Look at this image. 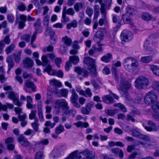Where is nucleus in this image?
<instances>
[{
  "instance_id": "20e7f679",
  "label": "nucleus",
  "mask_w": 159,
  "mask_h": 159,
  "mask_svg": "<svg viewBox=\"0 0 159 159\" xmlns=\"http://www.w3.org/2000/svg\"><path fill=\"white\" fill-rule=\"evenodd\" d=\"M135 11V10L133 8L128 7L126 8V12L122 14V20L124 24H131L132 20L129 17V16L133 15Z\"/></svg>"
},
{
  "instance_id": "052dcab7",
  "label": "nucleus",
  "mask_w": 159,
  "mask_h": 159,
  "mask_svg": "<svg viewBox=\"0 0 159 159\" xmlns=\"http://www.w3.org/2000/svg\"><path fill=\"white\" fill-rule=\"evenodd\" d=\"M39 125V124L37 122H34L32 124V127L36 131H38Z\"/></svg>"
},
{
  "instance_id": "c03bdc74",
  "label": "nucleus",
  "mask_w": 159,
  "mask_h": 159,
  "mask_svg": "<svg viewBox=\"0 0 159 159\" xmlns=\"http://www.w3.org/2000/svg\"><path fill=\"white\" fill-rule=\"evenodd\" d=\"M142 18L146 20H149L151 19V16L147 13H143L141 15Z\"/></svg>"
},
{
  "instance_id": "8fccbe9b",
  "label": "nucleus",
  "mask_w": 159,
  "mask_h": 159,
  "mask_svg": "<svg viewBox=\"0 0 159 159\" xmlns=\"http://www.w3.org/2000/svg\"><path fill=\"white\" fill-rule=\"evenodd\" d=\"M15 47V45L13 44H12L10 46L7 47L5 50V51L6 52L7 54H8L11 53Z\"/></svg>"
},
{
  "instance_id": "a211bd4d",
  "label": "nucleus",
  "mask_w": 159,
  "mask_h": 159,
  "mask_svg": "<svg viewBox=\"0 0 159 159\" xmlns=\"http://www.w3.org/2000/svg\"><path fill=\"white\" fill-rule=\"evenodd\" d=\"M133 60V58L131 57H128L126 58L123 62V64L125 69L128 71L130 66L131 62Z\"/></svg>"
},
{
  "instance_id": "4d7b16f0",
  "label": "nucleus",
  "mask_w": 159,
  "mask_h": 159,
  "mask_svg": "<svg viewBox=\"0 0 159 159\" xmlns=\"http://www.w3.org/2000/svg\"><path fill=\"white\" fill-rule=\"evenodd\" d=\"M135 114V113L134 112H131L130 115H128L127 117V120H130L132 122L135 121L134 119L133 118V116Z\"/></svg>"
},
{
  "instance_id": "4be33fe9",
  "label": "nucleus",
  "mask_w": 159,
  "mask_h": 159,
  "mask_svg": "<svg viewBox=\"0 0 159 159\" xmlns=\"http://www.w3.org/2000/svg\"><path fill=\"white\" fill-rule=\"evenodd\" d=\"M148 66L154 74L159 76V66L151 64Z\"/></svg>"
},
{
  "instance_id": "412c9836",
  "label": "nucleus",
  "mask_w": 159,
  "mask_h": 159,
  "mask_svg": "<svg viewBox=\"0 0 159 159\" xmlns=\"http://www.w3.org/2000/svg\"><path fill=\"white\" fill-rule=\"evenodd\" d=\"M93 104V102H91L87 104L85 108L82 107L81 112L82 113L87 115L91 111V108Z\"/></svg>"
},
{
  "instance_id": "4468645a",
  "label": "nucleus",
  "mask_w": 159,
  "mask_h": 159,
  "mask_svg": "<svg viewBox=\"0 0 159 159\" xmlns=\"http://www.w3.org/2000/svg\"><path fill=\"white\" fill-rule=\"evenodd\" d=\"M6 94L8 93L9 98L13 100L14 103L19 106H20V104L19 102V99L18 97H17L16 95L12 91H9L8 92H7L6 93Z\"/></svg>"
},
{
  "instance_id": "c9c22d12",
  "label": "nucleus",
  "mask_w": 159,
  "mask_h": 159,
  "mask_svg": "<svg viewBox=\"0 0 159 159\" xmlns=\"http://www.w3.org/2000/svg\"><path fill=\"white\" fill-rule=\"evenodd\" d=\"M49 84L51 85H55L58 87H61L62 85V83L61 82L55 79L50 80L49 81Z\"/></svg>"
},
{
  "instance_id": "7c9ffc66",
  "label": "nucleus",
  "mask_w": 159,
  "mask_h": 159,
  "mask_svg": "<svg viewBox=\"0 0 159 159\" xmlns=\"http://www.w3.org/2000/svg\"><path fill=\"white\" fill-rule=\"evenodd\" d=\"M152 59V56H144L141 58V61L143 63H148L151 62Z\"/></svg>"
},
{
  "instance_id": "69168bd1",
  "label": "nucleus",
  "mask_w": 159,
  "mask_h": 159,
  "mask_svg": "<svg viewBox=\"0 0 159 159\" xmlns=\"http://www.w3.org/2000/svg\"><path fill=\"white\" fill-rule=\"evenodd\" d=\"M13 139L12 137H9L5 141L6 144L7 145L8 144H11L13 142Z\"/></svg>"
},
{
  "instance_id": "f3484780",
  "label": "nucleus",
  "mask_w": 159,
  "mask_h": 159,
  "mask_svg": "<svg viewBox=\"0 0 159 159\" xmlns=\"http://www.w3.org/2000/svg\"><path fill=\"white\" fill-rule=\"evenodd\" d=\"M107 33V30L105 29L97 31L95 35V37L102 40L104 39V36Z\"/></svg>"
},
{
  "instance_id": "0e129e2a",
  "label": "nucleus",
  "mask_w": 159,
  "mask_h": 159,
  "mask_svg": "<svg viewBox=\"0 0 159 159\" xmlns=\"http://www.w3.org/2000/svg\"><path fill=\"white\" fill-rule=\"evenodd\" d=\"M46 126H49L51 128H53L55 125V123H52L50 121H48L46 122L44 124Z\"/></svg>"
},
{
  "instance_id": "de8ad7c7",
  "label": "nucleus",
  "mask_w": 159,
  "mask_h": 159,
  "mask_svg": "<svg viewBox=\"0 0 159 159\" xmlns=\"http://www.w3.org/2000/svg\"><path fill=\"white\" fill-rule=\"evenodd\" d=\"M60 94H58V96H62L65 97L67 96L68 93V90L66 89H63L60 91Z\"/></svg>"
},
{
  "instance_id": "f8f14e48",
  "label": "nucleus",
  "mask_w": 159,
  "mask_h": 159,
  "mask_svg": "<svg viewBox=\"0 0 159 159\" xmlns=\"http://www.w3.org/2000/svg\"><path fill=\"white\" fill-rule=\"evenodd\" d=\"M121 87L117 86V88L119 90H121L123 91L124 90L127 89L131 87V82L130 81H125L124 79H122L120 82Z\"/></svg>"
},
{
  "instance_id": "0eeeda50",
  "label": "nucleus",
  "mask_w": 159,
  "mask_h": 159,
  "mask_svg": "<svg viewBox=\"0 0 159 159\" xmlns=\"http://www.w3.org/2000/svg\"><path fill=\"white\" fill-rule=\"evenodd\" d=\"M157 96L153 92L147 93L144 99L145 103L148 104H151L156 100Z\"/></svg>"
},
{
  "instance_id": "58836bf2",
  "label": "nucleus",
  "mask_w": 159,
  "mask_h": 159,
  "mask_svg": "<svg viewBox=\"0 0 159 159\" xmlns=\"http://www.w3.org/2000/svg\"><path fill=\"white\" fill-rule=\"evenodd\" d=\"M77 25V23L75 20H73L70 23H68L66 25V28L68 29H70L72 27L76 28Z\"/></svg>"
},
{
  "instance_id": "ea45409f",
  "label": "nucleus",
  "mask_w": 159,
  "mask_h": 159,
  "mask_svg": "<svg viewBox=\"0 0 159 159\" xmlns=\"http://www.w3.org/2000/svg\"><path fill=\"white\" fill-rule=\"evenodd\" d=\"M62 42L67 46H69L71 43L72 40L67 36H65L62 39Z\"/></svg>"
},
{
  "instance_id": "774afa93",
  "label": "nucleus",
  "mask_w": 159,
  "mask_h": 159,
  "mask_svg": "<svg viewBox=\"0 0 159 159\" xmlns=\"http://www.w3.org/2000/svg\"><path fill=\"white\" fill-rule=\"evenodd\" d=\"M66 13L71 16H73L75 13V11L72 8L68 9L66 11Z\"/></svg>"
},
{
  "instance_id": "7ed1b4c3",
  "label": "nucleus",
  "mask_w": 159,
  "mask_h": 159,
  "mask_svg": "<svg viewBox=\"0 0 159 159\" xmlns=\"http://www.w3.org/2000/svg\"><path fill=\"white\" fill-rule=\"evenodd\" d=\"M134 83L135 88L140 89L146 88L149 84L148 79L143 76L137 77L135 80Z\"/></svg>"
},
{
  "instance_id": "c756f323",
  "label": "nucleus",
  "mask_w": 159,
  "mask_h": 159,
  "mask_svg": "<svg viewBox=\"0 0 159 159\" xmlns=\"http://www.w3.org/2000/svg\"><path fill=\"white\" fill-rule=\"evenodd\" d=\"M74 125L77 127L82 128H86L89 125L87 122H83L82 121H79L77 123H75Z\"/></svg>"
},
{
  "instance_id": "680f3d73",
  "label": "nucleus",
  "mask_w": 159,
  "mask_h": 159,
  "mask_svg": "<svg viewBox=\"0 0 159 159\" xmlns=\"http://www.w3.org/2000/svg\"><path fill=\"white\" fill-rule=\"evenodd\" d=\"M64 130V127L60 125L57 127L56 130V132L57 134H59L61 133Z\"/></svg>"
},
{
  "instance_id": "b1692460",
  "label": "nucleus",
  "mask_w": 159,
  "mask_h": 159,
  "mask_svg": "<svg viewBox=\"0 0 159 159\" xmlns=\"http://www.w3.org/2000/svg\"><path fill=\"white\" fill-rule=\"evenodd\" d=\"M75 71L79 75H81L84 77H86L88 75V73L85 69H81L79 67L75 68Z\"/></svg>"
},
{
  "instance_id": "6ab92c4d",
  "label": "nucleus",
  "mask_w": 159,
  "mask_h": 159,
  "mask_svg": "<svg viewBox=\"0 0 159 159\" xmlns=\"http://www.w3.org/2000/svg\"><path fill=\"white\" fill-rule=\"evenodd\" d=\"M131 132V134L134 136L142 139L144 141H146L147 139L148 138L146 136L140 134L136 129H134Z\"/></svg>"
},
{
  "instance_id": "6e6d98bb",
  "label": "nucleus",
  "mask_w": 159,
  "mask_h": 159,
  "mask_svg": "<svg viewBox=\"0 0 159 159\" xmlns=\"http://www.w3.org/2000/svg\"><path fill=\"white\" fill-rule=\"evenodd\" d=\"M15 73L16 75V80L20 82V69L19 68L15 70Z\"/></svg>"
},
{
  "instance_id": "9b49d317",
  "label": "nucleus",
  "mask_w": 159,
  "mask_h": 159,
  "mask_svg": "<svg viewBox=\"0 0 159 159\" xmlns=\"http://www.w3.org/2000/svg\"><path fill=\"white\" fill-rule=\"evenodd\" d=\"M37 21L38 23V24H34V26L36 28V31L32 35L31 40L32 46L34 48L36 47V46H34L33 45V43L36 39L37 33H40L42 32V28L40 25V23L39 22V21L38 20Z\"/></svg>"
},
{
  "instance_id": "423d86ee",
  "label": "nucleus",
  "mask_w": 159,
  "mask_h": 159,
  "mask_svg": "<svg viewBox=\"0 0 159 159\" xmlns=\"http://www.w3.org/2000/svg\"><path fill=\"white\" fill-rule=\"evenodd\" d=\"M44 71L46 72L50 75H57L60 78H62L63 76V72L61 70L57 72L55 70L52 69L51 66L48 65L44 70Z\"/></svg>"
},
{
  "instance_id": "393cba45",
  "label": "nucleus",
  "mask_w": 159,
  "mask_h": 159,
  "mask_svg": "<svg viewBox=\"0 0 159 159\" xmlns=\"http://www.w3.org/2000/svg\"><path fill=\"white\" fill-rule=\"evenodd\" d=\"M60 156L59 150L55 148L50 154V157L51 159H54Z\"/></svg>"
},
{
  "instance_id": "1a4fd4ad",
  "label": "nucleus",
  "mask_w": 159,
  "mask_h": 159,
  "mask_svg": "<svg viewBox=\"0 0 159 159\" xmlns=\"http://www.w3.org/2000/svg\"><path fill=\"white\" fill-rule=\"evenodd\" d=\"M54 106L56 110L59 109L61 107L64 110L67 109L68 108L67 103L65 99L56 101Z\"/></svg>"
},
{
  "instance_id": "a19ab883",
  "label": "nucleus",
  "mask_w": 159,
  "mask_h": 159,
  "mask_svg": "<svg viewBox=\"0 0 159 159\" xmlns=\"http://www.w3.org/2000/svg\"><path fill=\"white\" fill-rule=\"evenodd\" d=\"M20 144L25 146H27L29 145V143L27 139H25L22 135H20Z\"/></svg>"
},
{
  "instance_id": "5fc2aeb1",
  "label": "nucleus",
  "mask_w": 159,
  "mask_h": 159,
  "mask_svg": "<svg viewBox=\"0 0 159 159\" xmlns=\"http://www.w3.org/2000/svg\"><path fill=\"white\" fill-rule=\"evenodd\" d=\"M150 45L149 41L147 40L144 42L143 47L147 50L150 51Z\"/></svg>"
},
{
  "instance_id": "f257e3e1",
  "label": "nucleus",
  "mask_w": 159,
  "mask_h": 159,
  "mask_svg": "<svg viewBox=\"0 0 159 159\" xmlns=\"http://www.w3.org/2000/svg\"><path fill=\"white\" fill-rule=\"evenodd\" d=\"M84 68L88 69L92 75L93 76H97L96 66L95 61L89 57H86L84 59Z\"/></svg>"
},
{
  "instance_id": "6e6552de",
  "label": "nucleus",
  "mask_w": 159,
  "mask_h": 159,
  "mask_svg": "<svg viewBox=\"0 0 159 159\" xmlns=\"http://www.w3.org/2000/svg\"><path fill=\"white\" fill-rule=\"evenodd\" d=\"M133 38L132 33L128 30H124L121 33L120 38L122 41L128 42L131 40Z\"/></svg>"
},
{
  "instance_id": "39448f33",
  "label": "nucleus",
  "mask_w": 159,
  "mask_h": 159,
  "mask_svg": "<svg viewBox=\"0 0 159 159\" xmlns=\"http://www.w3.org/2000/svg\"><path fill=\"white\" fill-rule=\"evenodd\" d=\"M102 0H96V2H99L101 5V12L102 14V18L100 19L99 21V24L101 26H102L103 24L107 22V19L106 17V11L105 4L102 3Z\"/></svg>"
},
{
  "instance_id": "aec40b11",
  "label": "nucleus",
  "mask_w": 159,
  "mask_h": 159,
  "mask_svg": "<svg viewBox=\"0 0 159 159\" xmlns=\"http://www.w3.org/2000/svg\"><path fill=\"white\" fill-rule=\"evenodd\" d=\"M152 108L154 111L155 113H157L154 116V117L157 120L159 121V102H157L154 103L152 106Z\"/></svg>"
},
{
  "instance_id": "bf43d9fd",
  "label": "nucleus",
  "mask_w": 159,
  "mask_h": 159,
  "mask_svg": "<svg viewBox=\"0 0 159 159\" xmlns=\"http://www.w3.org/2000/svg\"><path fill=\"white\" fill-rule=\"evenodd\" d=\"M102 72L103 74L107 75L110 73V69L107 66L104 67V68L102 70Z\"/></svg>"
},
{
  "instance_id": "49530a36",
  "label": "nucleus",
  "mask_w": 159,
  "mask_h": 159,
  "mask_svg": "<svg viewBox=\"0 0 159 159\" xmlns=\"http://www.w3.org/2000/svg\"><path fill=\"white\" fill-rule=\"evenodd\" d=\"M27 116L26 114H24L23 115L20 116V121H21V125L22 126L24 127L27 124V122L25 120Z\"/></svg>"
},
{
  "instance_id": "f03ea898",
  "label": "nucleus",
  "mask_w": 159,
  "mask_h": 159,
  "mask_svg": "<svg viewBox=\"0 0 159 159\" xmlns=\"http://www.w3.org/2000/svg\"><path fill=\"white\" fill-rule=\"evenodd\" d=\"M92 159L90 157L89 153L87 152H79L77 150L72 152L65 159Z\"/></svg>"
},
{
  "instance_id": "338daca9",
  "label": "nucleus",
  "mask_w": 159,
  "mask_h": 159,
  "mask_svg": "<svg viewBox=\"0 0 159 159\" xmlns=\"http://www.w3.org/2000/svg\"><path fill=\"white\" fill-rule=\"evenodd\" d=\"M4 43L7 44H9L11 42V40L9 38V36L7 35L3 39Z\"/></svg>"
},
{
  "instance_id": "79ce46f5",
  "label": "nucleus",
  "mask_w": 159,
  "mask_h": 159,
  "mask_svg": "<svg viewBox=\"0 0 159 159\" xmlns=\"http://www.w3.org/2000/svg\"><path fill=\"white\" fill-rule=\"evenodd\" d=\"M26 20V16L23 15H20V29L23 28L25 26V22Z\"/></svg>"
},
{
  "instance_id": "09e8293b",
  "label": "nucleus",
  "mask_w": 159,
  "mask_h": 159,
  "mask_svg": "<svg viewBox=\"0 0 159 159\" xmlns=\"http://www.w3.org/2000/svg\"><path fill=\"white\" fill-rule=\"evenodd\" d=\"M118 112L117 109L114 110H107L106 111V113L111 116H112Z\"/></svg>"
},
{
  "instance_id": "a878e982",
  "label": "nucleus",
  "mask_w": 159,
  "mask_h": 159,
  "mask_svg": "<svg viewBox=\"0 0 159 159\" xmlns=\"http://www.w3.org/2000/svg\"><path fill=\"white\" fill-rule=\"evenodd\" d=\"M112 56L111 54L108 53L102 57L101 58V61L105 63L109 62L112 59Z\"/></svg>"
},
{
  "instance_id": "a18cd8bd",
  "label": "nucleus",
  "mask_w": 159,
  "mask_h": 159,
  "mask_svg": "<svg viewBox=\"0 0 159 159\" xmlns=\"http://www.w3.org/2000/svg\"><path fill=\"white\" fill-rule=\"evenodd\" d=\"M103 101L107 103H110L113 102L111 97L108 95H106L102 98Z\"/></svg>"
},
{
  "instance_id": "3c124183",
  "label": "nucleus",
  "mask_w": 159,
  "mask_h": 159,
  "mask_svg": "<svg viewBox=\"0 0 159 159\" xmlns=\"http://www.w3.org/2000/svg\"><path fill=\"white\" fill-rule=\"evenodd\" d=\"M114 106L115 107L119 108L123 112H125L127 111L124 106L120 103L115 104H114Z\"/></svg>"
},
{
  "instance_id": "473e14b6",
  "label": "nucleus",
  "mask_w": 159,
  "mask_h": 159,
  "mask_svg": "<svg viewBox=\"0 0 159 159\" xmlns=\"http://www.w3.org/2000/svg\"><path fill=\"white\" fill-rule=\"evenodd\" d=\"M121 65V62L120 61H118L116 63L114 64V65L112 66L111 69L112 72L113 74L114 75L115 77L116 76V70L114 66L116 67H118L120 66Z\"/></svg>"
},
{
  "instance_id": "c85d7f7f",
  "label": "nucleus",
  "mask_w": 159,
  "mask_h": 159,
  "mask_svg": "<svg viewBox=\"0 0 159 159\" xmlns=\"http://www.w3.org/2000/svg\"><path fill=\"white\" fill-rule=\"evenodd\" d=\"M25 85L27 88H31L32 91H36V88L32 82L29 81H27L25 82Z\"/></svg>"
},
{
  "instance_id": "37998d69",
  "label": "nucleus",
  "mask_w": 159,
  "mask_h": 159,
  "mask_svg": "<svg viewBox=\"0 0 159 159\" xmlns=\"http://www.w3.org/2000/svg\"><path fill=\"white\" fill-rule=\"evenodd\" d=\"M112 20L114 23L121 24V20L120 17L116 15H113Z\"/></svg>"
},
{
  "instance_id": "dca6fc26",
  "label": "nucleus",
  "mask_w": 159,
  "mask_h": 159,
  "mask_svg": "<svg viewBox=\"0 0 159 159\" xmlns=\"http://www.w3.org/2000/svg\"><path fill=\"white\" fill-rule=\"evenodd\" d=\"M42 60L43 62V64L40 60L38 59H36L35 61L37 64L38 65H42L43 66H44L49 64L50 63V61L47 59V56L45 55L42 56Z\"/></svg>"
},
{
  "instance_id": "13d9d810",
  "label": "nucleus",
  "mask_w": 159,
  "mask_h": 159,
  "mask_svg": "<svg viewBox=\"0 0 159 159\" xmlns=\"http://www.w3.org/2000/svg\"><path fill=\"white\" fill-rule=\"evenodd\" d=\"M55 63L58 67H60V64L62 62V59L61 58H56L55 59Z\"/></svg>"
},
{
  "instance_id": "864d4df0",
  "label": "nucleus",
  "mask_w": 159,
  "mask_h": 159,
  "mask_svg": "<svg viewBox=\"0 0 159 159\" xmlns=\"http://www.w3.org/2000/svg\"><path fill=\"white\" fill-rule=\"evenodd\" d=\"M35 159H43L44 156L42 152H37L35 155Z\"/></svg>"
},
{
  "instance_id": "f704fd0d",
  "label": "nucleus",
  "mask_w": 159,
  "mask_h": 159,
  "mask_svg": "<svg viewBox=\"0 0 159 159\" xmlns=\"http://www.w3.org/2000/svg\"><path fill=\"white\" fill-rule=\"evenodd\" d=\"M49 32H50L49 35L51 39V43L53 44H55L57 40V37L54 35L53 31L49 30Z\"/></svg>"
},
{
  "instance_id": "cd10ccee",
  "label": "nucleus",
  "mask_w": 159,
  "mask_h": 159,
  "mask_svg": "<svg viewBox=\"0 0 159 159\" xmlns=\"http://www.w3.org/2000/svg\"><path fill=\"white\" fill-rule=\"evenodd\" d=\"M42 103L40 102L38 103V112L39 118L41 121H44V118L42 114Z\"/></svg>"
},
{
  "instance_id": "4c0bfd02",
  "label": "nucleus",
  "mask_w": 159,
  "mask_h": 159,
  "mask_svg": "<svg viewBox=\"0 0 159 159\" xmlns=\"http://www.w3.org/2000/svg\"><path fill=\"white\" fill-rule=\"evenodd\" d=\"M48 143V139H45L42 140L40 143L36 144V147H39L40 148L42 149L44 148L43 145L47 144Z\"/></svg>"
},
{
  "instance_id": "e433bc0d",
  "label": "nucleus",
  "mask_w": 159,
  "mask_h": 159,
  "mask_svg": "<svg viewBox=\"0 0 159 159\" xmlns=\"http://www.w3.org/2000/svg\"><path fill=\"white\" fill-rule=\"evenodd\" d=\"M104 46V44L102 43H98L95 44L93 46V49L96 51L101 52L103 50L102 46Z\"/></svg>"
},
{
  "instance_id": "5701e85b",
  "label": "nucleus",
  "mask_w": 159,
  "mask_h": 159,
  "mask_svg": "<svg viewBox=\"0 0 159 159\" xmlns=\"http://www.w3.org/2000/svg\"><path fill=\"white\" fill-rule=\"evenodd\" d=\"M148 125L149 127L147 126L145 127V129L147 130L151 131H156L157 130L155 124L152 121H149L148 122Z\"/></svg>"
},
{
  "instance_id": "2f4dec72",
  "label": "nucleus",
  "mask_w": 159,
  "mask_h": 159,
  "mask_svg": "<svg viewBox=\"0 0 159 159\" xmlns=\"http://www.w3.org/2000/svg\"><path fill=\"white\" fill-rule=\"evenodd\" d=\"M70 62L74 64H76L79 61V58L76 56H71L69 57Z\"/></svg>"
},
{
  "instance_id": "2eb2a0df",
  "label": "nucleus",
  "mask_w": 159,
  "mask_h": 159,
  "mask_svg": "<svg viewBox=\"0 0 159 159\" xmlns=\"http://www.w3.org/2000/svg\"><path fill=\"white\" fill-rule=\"evenodd\" d=\"M130 65V66L128 71L133 72L138 67L139 64L138 61L136 59L133 58V60Z\"/></svg>"
},
{
  "instance_id": "603ef678",
  "label": "nucleus",
  "mask_w": 159,
  "mask_h": 159,
  "mask_svg": "<svg viewBox=\"0 0 159 159\" xmlns=\"http://www.w3.org/2000/svg\"><path fill=\"white\" fill-rule=\"evenodd\" d=\"M36 113V111L35 110H32L31 111V113L29 115V118L30 120H33L34 119V120L35 121H38V120L37 119L35 118Z\"/></svg>"
},
{
  "instance_id": "bb28decb",
  "label": "nucleus",
  "mask_w": 159,
  "mask_h": 159,
  "mask_svg": "<svg viewBox=\"0 0 159 159\" xmlns=\"http://www.w3.org/2000/svg\"><path fill=\"white\" fill-rule=\"evenodd\" d=\"M24 64L27 68L31 67L33 66L34 64L33 61L29 58H26L24 61Z\"/></svg>"
},
{
  "instance_id": "9d476101",
  "label": "nucleus",
  "mask_w": 159,
  "mask_h": 159,
  "mask_svg": "<svg viewBox=\"0 0 159 159\" xmlns=\"http://www.w3.org/2000/svg\"><path fill=\"white\" fill-rule=\"evenodd\" d=\"M111 152L114 154V156L113 157H109L107 155L104 156V159H114L115 157L117 156L119 154V157L120 158H122L124 156L123 152L121 150H120L119 148H116L112 149L111 150Z\"/></svg>"
},
{
  "instance_id": "ddd939ff",
  "label": "nucleus",
  "mask_w": 159,
  "mask_h": 159,
  "mask_svg": "<svg viewBox=\"0 0 159 159\" xmlns=\"http://www.w3.org/2000/svg\"><path fill=\"white\" fill-rule=\"evenodd\" d=\"M78 98L77 94L75 92V90H72V94L71 98V101L73 103L74 105L77 107H80V105L77 102V100Z\"/></svg>"
},
{
  "instance_id": "e2e57ef3",
  "label": "nucleus",
  "mask_w": 159,
  "mask_h": 159,
  "mask_svg": "<svg viewBox=\"0 0 159 159\" xmlns=\"http://www.w3.org/2000/svg\"><path fill=\"white\" fill-rule=\"evenodd\" d=\"M14 59L16 63H19L20 61V53L18 52L17 54L14 55Z\"/></svg>"
},
{
  "instance_id": "72a5a7b5",
  "label": "nucleus",
  "mask_w": 159,
  "mask_h": 159,
  "mask_svg": "<svg viewBox=\"0 0 159 159\" xmlns=\"http://www.w3.org/2000/svg\"><path fill=\"white\" fill-rule=\"evenodd\" d=\"M75 44H74L73 46V48L74 49H72L70 51V53L71 54H77L78 53L77 50L80 48V47L77 44L78 43V42L75 41Z\"/></svg>"
}]
</instances>
